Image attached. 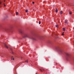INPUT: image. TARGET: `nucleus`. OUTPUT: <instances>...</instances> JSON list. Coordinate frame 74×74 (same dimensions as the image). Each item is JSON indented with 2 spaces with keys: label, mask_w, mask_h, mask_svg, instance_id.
I'll list each match as a JSON object with an SVG mask.
<instances>
[{
  "label": "nucleus",
  "mask_w": 74,
  "mask_h": 74,
  "mask_svg": "<svg viewBox=\"0 0 74 74\" xmlns=\"http://www.w3.org/2000/svg\"><path fill=\"white\" fill-rule=\"evenodd\" d=\"M16 15H18V13L17 12H16Z\"/></svg>",
  "instance_id": "nucleus-16"
},
{
  "label": "nucleus",
  "mask_w": 74,
  "mask_h": 74,
  "mask_svg": "<svg viewBox=\"0 0 74 74\" xmlns=\"http://www.w3.org/2000/svg\"><path fill=\"white\" fill-rule=\"evenodd\" d=\"M40 71H42V70L43 71H45V69H40Z\"/></svg>",
  "instance_id": "nucleus-8"
},
{
  "label": "nucleus",
  "mask_w": 74,
  "mask_h": 74,
  "mask_svg": "<svg viewBox=\"0 0 74 74\" xmlns=\"http://www.w3.org/2000/svg\"><path fill=\"white\" fill-rule=\"evenodd\" d=\"M33 4H34V2H33Z\"/></svg>",
  "instance_id": "nucleus-24"
},
{
  "label": "nucleus",
  "mask_w": 74,
  "mask_h": 74,
  "mask_svg": "<svg viewBox=\"0 0 74 74\" xmlns=\"http://www.w3.org/2000/svg\"><path fill=\"white\" fill-rule=\"evenodd\" d=\"M28 10H25V12H27Z\"/></svg>",
  "instance_id": "nucleus-21"
},
{
  "label": "nucleus",
  "mask_w": 74,
  "mask_h": 74,
  "mask_svg": "<svg viewBox=\"0 0 74 74\" xmlns=\"http://www.w3.org/2000/svg\"><path fill=\"white\" fill-rule=\"evenodd\" d=\"M66 56L67 59H69V58H70V54L68 53H66Z\"/></svg>",
  "instance_id": "nucleus-5"
},
{
  "label": "nucleus",
  "mask_w": 74,
  "mask_h": 74,
  "mask_svg": "<svg viewBox=\"0 0 74 74\" xmlns=\"http://www.w3.org/2000/svg\"><path fill=\"white\" fill-rule=\"evenodd\" d=\"M26 63H28V60H27L25 61Z\"/></svg>",
  "instance_id": "nucleus-17"
},
{
  "label": "nucleus",
  "mask_w": 74,
  "mask_h": 74,
  "mask_svg": "<svg viewBox=\"0 0 74 74\" xmlns=\"http://www.w3.org/2000/svg\"><path fill=\"white\" fill-rule=\"evenodd\" d=\"M5 44V47H6V48H8V47L5 44V43L4 44Z\"/></svg>",
  "instance_id": "nucleus-9"
},
{
  "label": "nucleus",
  "mask_w": 74,
  "mask_h": 74,
  "mask_svg": "<svg viewBox=\"0 0 74 74\" xmlns=\"http://www.w3.org/2000/svg\"><path fill=\"white\" fill-rule=\"evenodd\" d=\"M56 12H58V9L56 8L55 10Z\"/></svg>",
  "instance_id": "nucleus-11"
},
{
  "label": "nucleus",
  "mask_w": 74,
  "mask_h": 74,
  "mask_svg": "<svg viewBox=\"0 0 74 74\" xmlns=\"http://www.w3.org/2000/svg\"><path fill=\"white\" fill-rule=\"evenodd\" d=\"M63 31H65V28H63Z\"/></svg>",
  "instance_id": "nucleus-19"
},
{
  "label": "nucleus",
  "mask_w": 74,
  "mask_h": 74,
  "mask_svg": "<svg viewBox=\"0 0 74 74\" xmlns=\"http://www.w3.org/2000/svg\"><path fill=\"white\" fill-rule=\"evenodd\" d=\"M48 43L49 44H51V43H52V42L51 41L49 40L48 41Z\"/></svg>",
  "instance_id": "nucleus-10"
},
{
  "label": "nucleus",
  "mask_w": 74,
  "mask_h": 74,
  "mask_svg": "<svg viewBox=\"0 0 74 74\" xmlns=\"http://www.w3.org/2000/svg\"><path fill=\"white\" fill-rule=\"evenodd\" d=\"M21 59H22V57L21 58Z\"/></svg>",
  "instance_id": "nucleus-25"
},
{
  "label": "nucleus",
  "mask_w": 74,
  "mask_h": 74,
  "mask_svg": "<svg viewBox=\"0 0 74 74\" xmlns=\"http://www.w3.org/2000/svg\"><path fill=\"white\" fill-rule=\"evenodd\" d=\"M33 36L34 37H38V34L35 33L34 34Z\"/></svg>",
  "instance_id": "nucleus-6"
},
{
  "label": "nucleus",
  "mask_w": 74,
  "mask_h": 74,
  "mask_svg": "<svg viewBox=\"0 0 74 74\" xmlns=\"http://www.w3.org/2000/svg\"><path fill=\"white\" fill-rule=\"evenodd\" d=\"M12 29V27L11 26L9 29H4V30L5 31V32H10L11 31V29Z\"/></svg>",
  "instance_id": "nucleus-3"
},
{
  "label": "nucleus",
  "mask_w": 74,
  "mask_h": 74,
  "mask_svg": "<svg viewBox=\"0 0 74 74\" xmlns=\"http://www.w3.org/2000/svg\"><path fill=\"white\" fill-rule=\"evenodd\" d=\"M69 14H70V15H71V14H72V13H71V12H69Z\"/></svg>",
  "instance_id": "nucleus-15"
},
{
  "label": "nucleus",
  "mask_w": 74,
  "mask_h": 74,
  "mask_svg": "<svg viewBox=\"0 0 74 74\" xmlns=\"http://www.w3.org/2000/svg\"><path fill=\"white\" fill-rule=\"evenodd\" d=\"M14 60V58H13V56H12L11 57V60Z\"/></svg>",
  "instance_id": "nucleus-12"
},
{
  "label": "nucleus",
  "mask_w": 74,
  "mask_h": 74,
  "mask_svg": "<svg viewBox=\"0 0 74 74\" xmlns=\"http://www.w3.org/2000/svg\"><path fill=\"white\" fill-rule=\"evenodd\" d=\"M53 34L54 36H56V34H54L53 33H52V35H53Z\"/></svg>",
  "instance_id": "nucleus-13"
},
{
  "label": "nucleus",
  "mask_w": 74,
  "mask_h": 74,
  "mask_svg": "<svg viewBox=\"0 0 74 74\" xmlns=\"http://www.w3.org/2000/svg\"><path fill=\"white\" fill-rule=\"evenodd\" d=\"M19 32L24 37H29L30 36V34H24V32L21 29H20L19 30Z\"/></svg>",
  "instance_id": "nucleus-1"
},
{
  "label": "nucleus",
  "mask_w": 74,
  "mask_h": 74,
  "mask_svg": "<svg viewBox=\"0 0 74 74\" xmlns=\"http://www.w3.org/2000/svg\"><path fill=\"white\" fill-rule=\"evenodd\" d=\"M1 27V25H0V27Z\"/></svg>",
  "instance_id": "nucleus-26"
},
{
  "label": "nucleus",
  "mask_w": 74,
  "mask_h": 74,
  "mask_svg": "<svg viewBox=\"0 0 74 74\" xmlns=\"http://www.w3.org/2000/svg\"><path fill=\"white\" fill-rule=\"evenodd\" d=\"M60 14H63V12L62 11H61L60 12Z\"/></svg>",
  "instance_id": "nucleus-14"
},
{
  "label": "nucleus",
  "mask_w": 74,
  "mask_h": 74,
  "mask_svg": "<svg viewBox=\"0 0 74 74\" xmlns=\"http://www.w3.org/2000/svg\"><path fill=\"white\" fill-rule=\"evenodd\" d=\"M8 60V61H9V60Z\"/></svg>",
  "instance_id": "nucleus-27"
},
{
  "label": "nucleus",
  "mask_w": 74,
  "mask_h": 74,
  "mask_svg": "<svg viewBox=\"0 0 74 74\" xmlns=\"http://www.w3.org/2000/svg\"><path fill=\"white\" fill-rule=\"evenodd\" d=\"M64 32H63V33L62 34V36H64Z\"/></svg>",
  "instance_id": "nucleus-20"
},
{
  "label": "nucleus",
  "mask_w": 74,
  "mask_h": 74,
  "mask_svg": "<svg viewBox=\"0 0 74 74\" xmlns=\"http://www.w3.org/2000/svg\"><path fill=\"white\" fill-rule=\"evenodd\" d=\"M4 2H5V0H4L3 1H0V5H3L4 6V7H5L6 6V5L4 3Z\"/></svg>",
  "instance_id": "nucleus-2"
},
{
  "label": "nucleus",
  "mask_w": 74,
  "mask_h": 74,
  "mask_svg": "<svg viewBox=\"0 0 74 74\" xmlns=\"http://www.w3.org/2000/svg\"><path fill=\"white\" fill-rule=\"evenodd\" d=\"M65 23H68V21H65Z\"/></svg>",
  "instance_id": "nucleus-18"
},
{
  "label": "nucleus",
  "mask_w": 74,
  "mask_h": 74,
  "mask_svg": "<svg viewBox=\"0 0 74 74\" xmlns=\"http://www.w3.org/2000/svg\"><path fill=\"white\" fill-rule=\"evenodd\" d=\"M58 25H56V27H58Z\"/></svg>",
  "instance_id": "nucleus-23"
},
{
  "label": "nucleus",
  "mask_w": 74,
  "mask_h": 74,
  "mask_svg": "<svg viewBox=\"0 0 74 74\" xmlns=\"http://www.w3.org/2000/svg\"><path fill=\"white\" fill-rule=\"evenodd\" d=\"M12 53H13V52H12Z\"/></svg>",
  "instance_id": "nucleus-28"
},
{
  "label": "nucleus",
  "mask_w": 74,
  "mask_h": 74,
  "mask_svg": "<svg viewBox=\"0 0 74 74\" xmlns=\"http://www.w3.org/2000/svg\"><path fill=\"white\" fill-rule=\"evenodd\" d=\"M56 49H58V50L59 51L60 53H62V52H63V50H62V49H61V48H59V47H57L56 48Z\"/></svg>",
  "instance_id": "nucleus-4"
},
{
  "label": "nucleus",
  "mask_w": 74,
  "mask_h": 74,
  "mask_svg": "<svg viewBox=\"0 0 74 74\" xmlns=\"http://www.w3.org/2000/svg\"><path fill=\"white\" fill-rule=\"evenodd\" d=\"M30 38L32 39V40H36V38H35L31 37Z\"/></svg>",
  "instance_id": "nucleus-7"
},
{
  "label": "nucleus",
  "mask_w": 74,
  "mask_h": 74,
  "mask_svg": "<svg viewBox=\"0 0 74 74\" xmlns=\"http://www.w3.org/2000/svg\"><path fill=\"white\" fill-rule=\"evenodd\" d=\"M39 25L40 24H41V21H39Z\"/></svg>",
  "instance_id": "nucleus-22"
}]
</instances>
